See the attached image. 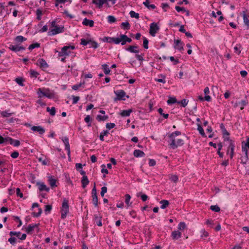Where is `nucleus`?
<instances>
[{
	"instance_id": "f257e3e1",
	"label": "nucleus",
	"mask_w": 249,
	"mask_h": 249,
	"mask_svg": "<svg viewBox=\"0 0 249 249\" xmlns=\"http://www.w3.org/2000/svg\"><path fill=\"white\" fill-rule=\"evenodd\" d=\"M180 134V131H176L169 135L168 137L170 139L169 141V145L172 149H176L178 146L183 144V140L178 137Z\"/></svg>"
},
{
	"instance_id": "f03ea898",
	"label": "nucleus",
	"mask_w": 249,
	"mask_h": 249,
	"mask_svg": "<svg viewBox=\"0 0 249 249\" xmlns=\"http://www.w3.org/2000/svg\"><path fill=\"white\" fill-rule=\"evenodd\" d=\"M51 29L48 32L49 36H53L59 33H63L64 31V27L63 26H58L56 24L55 20L53 21L51 23Z\"/></svg>"
},
{
	"instance_id": "7ed1b4c3",
	"label": "nucleus",
	"mask_w": 249,
	"mask_h": 249,
	"mask_svg": "<svg viewBox=\"0 0 249 249\" xmlns=\"http://www.w3.org/2000/svg\"><path fill=\"white\" fill-rule=\"evenodd\" d=\"M69 212L68 200L64 199L62 203L61 208V218L64 219Z\"/></svg>"
},
{
	"instance_id": "20e7f679",
	"label": "nucleus",
	"mask_w": 249,
	"mask_h": 249,
	"mask_svg": "<svg viewBox=\"0 0 249 249\" xmlns=\"http://www.w3.org/2000/svg\"><path fill=\"white\" fill-rule=\"evenodd\" d=\"M75 48L74 46H65L63 47L61 51L59 52V56L69 55L71 53L70 49L74 50Z\"/></svg>"
},
{
	"instance_id": "39448f33",
	"label": "nucleus",
	"mask_w": 249,
	"mask_h": 249,
	"mask_svg": "<svg viewBox=\"0 0 249 249\" xmlns=\"http://www.w3.org/2000/svg\"><path fill=\"white\" fill-rule=\"evenodd\" d=\"M160 29L159 27L155 22L151 23L149 28V33L152 36H155L157 31Z\"/></svg>"
},
{
	"instance_id": "423d86ee",
	"label": "nucleus",
	"mask_w": 249,
	"mask_h": 249,
	"mask_svg": "<svg viewBox=\"0 0 249 249\" xmlns=\"http://www.w3.org/2000/svg\"><path fill=\"white\" fill-rule=\"evenodd\" d=\"M227 140L229 141V145L227 151V153H228L230 151V158L231 159H232L233 156L235 145L233 142L231 140H230L228 137L227 138Z\"/></svg>"
},
{
	"instance_id": "0eeeda50",
	"label": "nucleus",
	"mask_w": 249,
	"mask_h": 249,
	"mask_svg": "<svg viewBox=\"0 0 249 249\" xmlns=\"http://www.w3.org/2000/svg\"><path fill=\"white\" fill-rule=\"evenodd\" d=\"M36 64L42 70L46 69L48 67V65L47 62L42 58L39 59L37 60Z\"/></svg>"
},
{
	"instance_id": "6e6552de",
	"label": "nucleus",
	"mask_w": 249,
	"mask_h": 249,
	"mask_svg": "<svg viewBox=\"0 0 249 249\" xmlns=\"http://www.w3.org/2000/svg\"><path fill=\"white\" fill-rule=\"evenodd\" d=\"M62 140L64 142L65 145V148L68 152V155L69 156L70 155V145L69 144V139L67 137H65L62 139Z\"/></svg>"
},
{
	"instance_id": "1a4fd4ad",
	"label": "nucleus",
	"mask_w": 249,
	"mask_h": 249,
	"mask_svg": "<svg viewBox=\"0 0 249 249\" xmlns=\"http://www.w3.org/2000/svg\"><path fill=\"white\" fill-rule=\"evenodd\" d=\"M242 150L245 153V156L241 158V163L246 164L248 160V150L245 147L242 148Z\"/></svg>"
},
{
	"instance_id": "9d476101",
	"label": "nucleus",
	"mask_w": 249,
	"mask_h": 249,
	"mask_svg": "<svg viewBox=\"0 0 249 249\" xmlns=\"http://www.w3.org/2000/svg\"><path fill=\"white\" fill-rule=\"evenodd\" d=\"M36 185L38 186V189L40 191H45L46 192L49 191V190H50L49 188H48L46 186V185H45L44 183L43 182H37L36 183Z\"/></svg>"
},
{
	"instance_id": "9b49d317",
	"label": "nucleus",
	"mask_w": 249,
	"mask_h": 249,
	"mask_svg": "<svg viewBox=\"0 0 249 249\" xmlns=\"http://www.w3.org/2000/svg\"><path fill=\"white\" fill-rule=\"evenodd\" d=\"M31 130L38 132L39 134H42L45 132V129L41 126H33L31 127Z\"/></svg>"
},
{
	"instance_id": "f8f14e48",
	"label": "nucleus",
	"mask_w": 249,
	"mask_h": 249,
	"mask_svg": "<svg viewBox=\"0 0 249 249\" xmlns=\"http://www.w3.org/2000/svg\"><path fill=\"white\" fill-rule=\"evenodd\" d=\"M107 2V0H92V3L97 5L100 8L103 4Z\"/></svg>"
},
{
	"instance_id": "ddd939ff",
	"label": "nucleus",
	"mask_w": 249,
	"mask_h": 249,
	"mask_svg": "<svg viewBox=\"0 0 249 249\" xmlns=\"http://www.w3.org/2000/svg\"><path fill=\"white\" fill-rule=\"evenodd\" d=\"M94 21L92 20H89L87 18L84 19L82 24L85 26H89L90 27H92L94 26Z\"/></svg>"
},
{
	"instance_id": "4468645a",
	"label": "nucleus",
	"mask_w": 249,
	"mask_h": 249,
	"mask_svg": "<svg viewBox=\"0 0 249 249\" xmlns=\"http://www.w3.org/2000/svg\"><path fill=\"white\" fill-rule=\"evenodd\" d=\"M55 93L48 89H46V96L49 99H53L55 98Z\"/></svg>"
},
{
	"instance_id": "2eb2a0df",
	"label": "nucleus",
	"mask_w": 249,
	"mask_h": 249,
	"mask_svg": "<svg viewBox=\"0 0 249 249\" xmlns=\"http://www.w3.org/2000/svg\"><path fill=\"white\" fill-rule=\"evenodd\" d=\"M38 226V224H35L34 225H29L28 227L26 229V231L27 233H31L36 228H37Z\"/></svg>"
},
{
	"instance_id": "dca6fc26",
	"label": "nucleus",
	"mask_w": 249,
	"mask_h": 249,
	"mask_svg": "<svg viewBox=\"0 0 249 249\" xmlns=\"http://www.w3.org/2000/svg\"><path fill=\"white\" fill-rule=\"evenodd\" d=\"M138 47L137 46H130L126 49V50L133 53H138L139 51L137 50Z\"/></svg>"
},
{
	"instance_id": "f3484780",
	"label": "nucleus",
	"mask_w": 249,
	"mask_h": 249,
	"mask_svg": "<svg viewBox=\"0 0 249 249\" xmlns=\"http://www.w3.org/2000/svg\"><path fill=\"white\" fill-rule=\"evenodd\" d=\"M181 232L178 231H174L172 232V237L174 240H177L181 237Z\"/></svg>"
},
{
	"instance_id": "a211bd4d",
	"label": "nucleus",
	"mask_w": 249,
	"mask_h": 249,
	"mask_svg": "<svg viewBox=\"0 0 249 249\" xmlns=\"http://www.w3.org/2000/svg\"><path fill=\"white\" fill-rule=\"evenodd\" d=\"M27 38L22 36H16L14 39L15 42L16 43H20L24 41H25Z\"/></svg>"
},
{
	"instance_id": "6ab92c4d",
	"label": "nucleus",
	"mask_w": 249,
	"mask_h": 249,
	"mask_svg": "<svg viewBox=\"0 0 249 249\" xmlns=\"http://www.w3.org/2000/svg\"><path fill=\"white\" fill-rule=\"evenodd\" d=\"M48 181L51 187L53 188L57 186V185H56V180L55 178H54L52 176L49 177Z\"/></svg>"
},
{
	"instance_id": "aec40b11",
	"label": "nucleus",
	"mask_w": 249,
	"mask_h": 249,
	"mask_svg": "<svg viewBox=\"0 0 249 249\" xmlns=\"http://www.w3.org/2000/svg\"><path fill=\"white\" fill-rule=\"evenodd\" d=\"M220 129L222 131V134L224 136L225 140H227L228 137H225V136H228L229 135V132L226 129L224 124H221L220 125Z\"/></svg>"
},
{
	"instance_id": "412c9836",
	"label": "nucleus",
	"mask_w": 249,
	"mask_h": 249,
	"mask_svg": "<svg viewBox=\"0 0 249 249\" xmlns=\"http://www.w3.org/2000/svg\"><path fill=\"white\" fill-rule=\"evenodd\" d=\"M135 157H143L145 155L144 153L140 150H135L133 153Z\"/></svg>"
},
{
	"instance_id": "4be33fe9",
	"label": "nucleus",
	"mask_w": 249,
	"mask_h": 249,
	"mask_svg": "<svg viewBox=\"0 0 249 249\" xmlns=\"http://www.w3.org/2000/svg\"><path fill=\"white\" fill-rule=\"evenodd\" d=\"M102 216L99 215H98L97 214L94 215V220L95 222L96 223L97 225L98 226H102Z\"/></svg>"
},
{
	"instance_id": "5701e85b",
	"label": "nucleus",
	"mask_w": 249,
	"mask_h": 249,
	"mask_svg": "<svg viewBox=\"0 0 249 249\" xmlns=\"http://www.w3.org/2000/svg\"><path fill=\"white\" fill-rule=\"evenodd\" d=\"M89 180L88 179V178L87 176H83L82 180H81V183H82V186L83 188H85L86 186L89 184Z\"/></svg>"
},
{
	"instance_id": "b1692460",
	"label": "nucleus",
	"mask_w": 249,
	"mask_h": 249,
	"mask_svg": "<svg viewBox=\"0 0 249 249\" xmlns=\"http://www.w3.org/2000/svg\"><path fill=\"white\" fill-rule=\"evenodd\" d=\"M175 48L180 51L183 50V48L182 46V43L180 40H175Z\"/></svg>"
},
{
	"instance_id": "393cba45",
	"label": "nucleus",
	"mask_w": 249,
	"mask_h": 249,
	"mask_svg": "<svg viewBox=\"0 0 249 249\" xmlns=\"http://www.w3.org/2000/svg\"><path fill=\"white\" fill-rule=\"evenodd\" d=\"M115 93L116 94V95H117V97L119 100L121 99L125 95V92L123 90L115 91Z\"/></svg>"
},
{
	"instance_id": "a878e982",
	"label": "nucleus",
	"mask_w": 249,
	"mask_h": 249,
	"mask_svg": "<svg viewBox=\"0 0 249 249\" xmlns=\"http://www.w3.org/2000/svg\"><path fill=\"white\" fill-rule=\"evenodd\" d=\"M46 89H38L37 90V94L39 98H41L46 96Z\"/></svg>"
},
{
	"instance_id": "bb28decb",
	"label": "nucleus",
	"mask_w": 249,
	"mask_h": 249,
	"mask_svg": "<svg viewBox=\"0 0 249 249\" xmlns=\"http://www.w3.org/2000/svg\"><path fill=\"white\" fill-rule=\"evenodd\" d=\"M132 112V110L131 109L124 110L120 113V115L123 117L129 116Z\"/></svg>"
},
{
	"instance_id": "cd10ccee",
	"label": "nucleus",
	"mask_w": 249,
	"mask_h": 249,
	"mask_svg": "<svg viewBox=\"0 0 249 249\" xmlns=\"http://www.w3.org/2000/svg\"><path fill=\"white\" fill-rule=\"evenodd\" d=\"M160 203L161 204L160 208L162 209H165L169 205V202L167 200H162Z\"/></svg>"
},
{
	"instance_id": "c85d7f7f",
	"label": "nucleus",
	"mask_w": 249,
	"mask_h": 249,
	"mask_svg": "<svg viewBox=\"0 0 249 249\" xmlns=\"http://www.w3.org/2000/svg\"><path fill=\"white\" fill-rule=\"evenodd\" d=\"M149 0H145V1L143 2V4L148 9H154L156 8V6L154 4H149Z\"/></svg>"
},
{
	"instance_id": "c756f323",
	"label": "nucleus",
	"mask_w": 249,
	"mask_h": 249,
	"mask_svg": "<svg viewBox=\"0 0 249 249\" xmlns=\"http://www.w3.org/2000/svg\"><path fill=\"white\" fill-rule=\"evenodd\" d=\"M197 130L202 137H206L204 131L200 124H197Z\"/></svg>"
},
{
	"instance_id": "7c9ffc66",
	"label": "nucleus",
	"mask_w": 249,
	"mask_h": 249,
	"mask_svg": "<svg viewBox=\"0 0 249 249\" xmlns=\"http://www.w3.org/2000/svg\"><path fill=\"white\" fill-rule=\"evenodd\" d=\"M46 110L47 112L50 113V114L51 116H54L55 114V108L54 107H52L51 108L47 107L46 108Z\"/></svg>"
},
{
	"instance_id": "2f4dec72",
	"label": "nucleus",
	"mask_w": 249,
	"mask_h": 249,
	"mask_svg": "<svg viewBox=\"0 0 249 249\" xmlns=\"http://www.w3.org/2000/svg\"><path fill=\"white\" fill-rule=\"evenodd\" d=\"M243 20H244V22L245 24L248 26V28H249V20L245 12H243Z\"/></svg>"
},
{
	"instance_id": "473e14b6",
	"label": "nucleus",
	"mask_w": 249,
	"mask_h": 249,
	"mask_svg": "<svg viewBox=\"0 0 249 249\" xmlns=\"http://www.w3.org/2000/svg\"><path fill=\"white\" fill-rule=\"evenodd\" d=\"M125 202L128 206H130L132 204L131 202H130V200L131 199V196L129 194H126L125 195Z\"/></svg>"
},
{
	"instance_id": "72a5a7b5",
	"label": "nucleus",
	"mask_w": 249,
	"mask_h": 249,
	"mask_svg": "<svg viewBox=\"0 0 249 249\" xmlns=\"http://www.w3.org/2000/svg\"><path fill=\"white\" fill-rule=\"evenodd\" d=\"M169 178L175 183H177L178 181V177L176 175H170Z\"/></svg>"
},
{
	"instance_id": "f704fd0d",
	"label": "nucleus",
	"mask_w": 249,
	"mask_h": 249,
	"mask_svg": "<svg viewBox=\"0 0 249 249\" xmlns=\"http://www.w3.org/2000/svg\"><path fill=\"white\" fill-rule=\"evenodd\" d=\"M121 27L124 29L128 30L130 28V24L128 21L123 22L121 24Z\"/></svg>"
},
{
	"instance_id": "c9c22d12",
	"label": "nucleus",
	"mask_w": 249,
	"mask_h": 249,
	"mask_svg": "<svg viewBox=\"0 0 249 249\" xmlns=\"http://www.w3.org/2000/svg\"><path fill=\"white\" fill-rule=\"evenodd\" d=\"M186 227V224L184 222H180L178 225V229L180 231L184 230Z\"/></svg>"
},
{
	"instance_id": "e433bc0d",
	"label": "nucleus",
	"mask_w": 249,
	"mask_h": 249,
	"mask_svg": "<svg viewBox=\"0 0 249 249\" xmlns=\"http://www.w3.org/2000/svg\"><path fill=\"white\" fill-rule=\"evenodd\" d=\"M129 14L131 18H135L137 19H139V14L138 13H136L134 11H131L129 12Z\"/></svg>"
},
{
	"instance_id": "4c0bfd02",
	"label": "nucleus",
	"mask_w": 249,
	"mask_h": 249,
	"mask_svg": "<svg viewBox=\"0 0 249 249\" xmlns=\"http://www.w3.org/2000/svg\"><path fill=\"white\" fill-rule=\"evenodd\" d=\"M102 67H103V69L104 70V73L106 74H108L110 72V71L109 68L108 67L107 65L104 64V65H102Z\"/></svg>"
},
{
	"instance_id": "58836bf2",
	"label": "nucleus",
	"mask_w": 249,
	"mask_h": 249,
	"mask_svg": "<svg viewBox=\"0 0 249 249\" xmlns=\"http://www.w3.org/2000/svg\"><path fill=\"white\" fill-rule=\"evenodd\" d=\"M108 116H102L100 115H98L97 116V119L99 121H104L107 119Z\"/></svg>"
},
{
	"instance_id": "ea45409f",
	"label": "nucleus",
	"mask_w": 249,
	"mask_h": 249,
	"mask_svg": "<svg viewBox=\"0 0 249 249\" xmlns=\"http://www.w3.org/2000/svg\"><path fill=\"white\" fill-rule=\"evenodd\" d=\"M92 196L93 204L95 207H97L98 205L97 195Z\"/></svg>"
},
{
	"instance_id": "a19ab883",
	"label": "nucleus",
	"mask_w": 249,
	"mask_h": 249,
	"mask_svg": "<svg viewBox=\"0 0 249 249\" xmlns=\"http://www.w3.org/2000/svg\"><path fill=\"white\" fill-rule=\"evenodd\" d=\"M89 44L90 45L89 47H92L94 49H96L98 47V44L96 42L89 40Z\"/></svg>"
},
{
	"instance_id": "79ce46f5",
	"label": "nucleus",
	"mask_w": 249,
	"mask_h": 249,
	"mask_svg": "<svg viewBox=\"0 0 249 249\" xmlns=\"http://www.w3.org/2000/svg\"><path fill=\"white\" fill-rule=\"evenodd\" d=\"M9 49L15 52H19L18 46V45H10Z\"/></svg>"
},
{
	"instance_id": "37998d69",
	"label": "nucleus",
	"mask_w": 249,
	"mask_h": 249,
	"mask_svg": "<svg viewBox=\"0 0 249 249\" xmlns=\"http://www.w3.org/2000/svg\"><path fill=\"white\" fill-rule=\"evenodd\" d=\"M107 18L108 22L110 23H114L116 20L115 18L113 16H108Z\"/></svg>"
},
{
	"instance_id": "c03bdc74",
	"label": "nucleus",
	"mask_w": 249,
	"mask_h": 249,
	"mask_svg": "<svg viewBox=\"0 0 249 249\" xmlns=\"http://www.w3.org/2000/svg\"><path fill=\"white\" fill-rule=\"evenodd\" d=\"M40 47V44L38 43H36L30 45L28 48L29 50H32L34 48H38Z\"/></svg>"
},
{
	"instance_id": "a18cd8bd",
	"label": "nucleus",
	"mask_w": 249,
	"mask_h": 249,
	"mask_svg": "<svg viewBox=\"0 0 249 249\" xmlns=\"http://www.w3.org/2000/svg\"><path fill=\"white\" fill-rule=\"evenodd\" d=\"M158 112L164 118H165V119L168 118V116H169L168 114H167V113L165 114V113H164V112H163V109L161 108H160L158 109Z\"/></svg>"
},
{
	"instance_id": "49530a36",
	"label": "nucleus",
	"mask_w": 249,
	"mask_h": 249,
	"mask_svg": "<svg viewBox=\"0 0 249 249\" xmlns=\"http://www.w3.org/2000/svg\"><path fill=\"white\" fill-rule=\"evenodd\" d=\"M108 133V132L107 130H105L103 132H101L100 135V139L102 141H104V136L107 135Z\"/></svg>"
},
{
	"instance_id": "de8ad7c7",
	"label": "nucleus",
	"mask_w": 249,
	"mask_h": 249,
	"mask_svg": "<svg viewBox=\"0 0 249 249\" xmlns=\"http://www.w3.org/2000/svg\"><path fill=\"white\" fill-rule=\"evenodd\" d=\"M210 209L212 211L215 212H218L220 210V208L217 205H212L210 207Z\"/></svg>"
},
{
	"instance_id": "09e8293b",
	"label": "nucleus",
	"mask_w": 249,
	"mask_h": 249,
	"mask_svg": "<svg viewBox=\"0 0 249 249\" xmlns=\"http://www.w3.org/2000/svg\"><path fill=\"white\" fill-rule=\"evenodd\" d=\"M177 102V100L176 98L170 97L167 101L168 104H172Z\"/></svg>"
},
{
	"instance_id": "8fccbe9b",
	"label": "nucleus",
	"mask_w": 249,
	"mask_h": 249,
	"mask_svg": "<svg viewBox=\"0 0 249 249\" xmlns=\"http://www.w3.org/2000/svg\"><path fill=\"white\" fill-rule=\"evenodd\" d=\"M36 14L37 15V17H36L37 19L38 20H40L41 16L42 15L41 10H40L39 9H37V10L36 11Z\"/></svg>"
},
{
	"instance_id": "3c124183",
	"label": "nucleus",
	"mask_w": 249,
	"mask_h": 249,
	"mask_svg": "<svg viewBox=\"0 0 249 249\" xmlns=\"http://www.w3.org/2000/svg\"><path fill=\"white\" fill-rule=\"evenodd\" d=\"M188 103V101L185 99L182 100L180 102H178V104H181V106L183 107H185L187 106Z\"/></svg>"
},
{
	"instance_id": "603ef678",
	"label": "nucleus",
	"mask_w": 249,
	"mask_h": 249,
	"mask_svg": "<svg viewBox=\"0 0 249 249\" xmlns=\"http://www.w3.org/2000/svg\"><path fill=\"white\" fill-rule=\"evenodd\" d=\"M121 37H112V42H114L116 44H118L121 42Z\"/></svg>"
},
{
	"instance_id": "864d4df0",
	"label": "nucleus",
	"mask_w": 249,
	"mask_h": 249,
	"mask_svg": "<svg viewBox=\"0 0 249 249\" xmlns=\"http://www.w3.org/2000/svg\"><path fill=\"white\" fill-rule=\"evenodd\" d=\"M148 40L146 37H143V47L146 49H147L148 48Z\"/></svg>"
},
{
	"instance_id": "5fc2aeb1",
	"label": "nucleus",
	"mask_w": 249,
	"mask_h": 249,
	"mask_svg": "<svg viewBox=\"0 0 249 249\" xmlns=\"http://www.w3.org/2000/svg\"><path fill=\"white\" fill-rule=\"evenodd\" d=\"M107 187L104 186L101 188V196L102 197H104L105 194L107 192Z\"/></svg>"
},
{
	"instance_id": "6e6d98bb",
	"label": "nucleus",
	"mask_w": 249,
	"mask_h": 249,
	"mask_svg": "<svg viewBox=\"0 0 249 249\" xmlns=\"http://www.w3.org/2000/svg\"><path fill=\"white\" fill-rule=\"evenodd\" d=\"M240 48L241 46L240 45L236 46L235 47H234V52L239 54L241 53Z\"/></svg>"
},
{
	"instance_id": "4d7b16f0",
	"label": "nucleus",
	"mask_w": 249,
	"mask_h": 249,
	"mask_svg": "<svg viewBox=\"0 0 249 249\" xmlns=\"http://www.w3.org/2000/svg\"><path fill=\"white\" fill-rule=\"evenodd\" d=\"M16 81L20 86H23V80L21 78H17L16 79Z\"/></svg>"
},
{
	"instance_id": "13d9d810",
	"label": "nucleus",
	"mask_w": 249,
	"mask_h": 249,
	"mask_svg": "<svg viewBox=\"0 0 249 249\" xmlns=\"http://www.w3.org/2000/svg\"><path fill=\"white\" fill-rule=\"evenodd\" d=\"M89 40H86V39L84 38L81 39V44L84 46H86L88 44H89Z\"/></svg>"
},
{
	"instance_id": "bf43d9fd",
	"label": "nucleus",
	"mask_w": 249,
	"mask_h": 249,
	"mask_svg": "<svg viewBox=\"0 0 249 249\" xmlns=\"http://www.w3.org/2000/svg\"><path fill=\"white\" fill-rule=\"evenodd\" d=\"M84 120L87 123H89L88 125V126H91V123H90V117L89 115H87L84 119Z\"/></svg>"
},
{
	"instance_id": "052dcab7",
	"label": "nucleus",
	"mask_w": 249,
	"mask_h": 249,
	"mask_svg": "<svg viewBox=\"0 0 249 249\" xmlns=\"http://www.w3.org/2000/svg\"><path fill=\"white\" fill-rule=\"evenodd\" d=\"M201 232L202 233L201 235L202 237H207L209 235L208 232L204 229L201 230Z\"/></svg>"
},
{
	"instance_id": "680f3d73",
	"label": "nucleus",
	"mask_w": 249,
	"mask_h": 249,
	"mask_svg": "<svg viewBox=\"0 0 249 249\" xmlns=\"http://www.w3.org/2000/svg\"><path fill=\"white\" fill-rule=\"evenodd\" d=\"M20 233V232L10 231L9 234L11 236H12L13 235H16L19 238Z\"/></svg>"
},
{
	"instance_id": "e2e57ef3",
	"label": "nucleus",
	"mask_w": 249,
	"mask_h": 249,
	"mask_svg": "<svg viewBox=\"0 0 249 249\" xmlns=\"http://www.w3.org/2000/svg\"><path fill=\"white\" fill-rule=\"evenodd\" d=\"M115 126V124L114 123H107L106 124V127L108 129H110L111 128H113Z\"/></svg>"
},
{
	"instance_id": "0e129e2a",
	"label": "nucleus",
	"mask_w": 249,
	"mask_h": 249,
	"mask_svg": "<svg viewBox=\"0 0 249 249\" xmlns=\"http://www.w3.org/2000/svg\"><path fill=\"white\" fill-rule=\"evenodd\" d=\"M84 84V82H83V83H80L79 84L74 85L72 87V89L73 90H76Z\"/></svg>"
},
{
	"instance_id": "69168bd1",
	"label": "nucleus",
	"mask_w": 249,
	"mask_h": 249,
	"mask_svg": "<svg viewBox=\"0 0 249 249\" xmlns=\"http://www.w3.org/2000/svg\"><path fill=\"white\" fill-rule=\"evenodd\" d=\"M42 213V210L41 208L38 209V212L37 213H36L35 212L33 213L32 214L35 217H38L40 215L41 213Z\"/></svg>"
},
{
	"instance_id": "338daca9",
	"label": "nucleus",
	"mask_w": 249,
	"mask_h": 249,
	"mask_svg": "<svg viewBox=\"0 0 249 249\" xmlns=\"http://www.w3.org/2000/svg\"><path fill=\"white\" fill-rule=\"evenodd\" d=\"M112 40V37H105L103 38V40L105 42H107L109 43H111Z\"/></svg>"
},
{
	"instance_id": "774afa93",
	"label": "nucleus",
	"mask_w": 249,
	"mask_h": 249,
	"mask_svg": "<svg viewBox=\"0 0 249 249\" xmlns=\"http://www.w3.org/2000/svg\"><path fill=\"white\" fill-rule=\"evenodd\" d=\"M18 155H19V153L17 151H15L11 154V157L13 158V159H16V158H18Z\"/></svg>"
}]
</instances>
